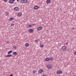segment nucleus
Masks as SVG:
<instances>
[{
	"label": "nucleus",
	"mask_w": 76,
	"mask_h": 76,
	"mask_svg": "<svg viewBox=\"0 0 76 76\" xmlns=\"http://www.w3.org/2000/svg\"><path fill=\"white\" fill-rule=\"evenodd\" d=\"M47 68H48V69H51V68H52V66H51V65H50V64H49L47 65Z\"/></svg>",
	"instance_id": "nucleus-1"
},
{
	"label": "nucleus",
	"mask_w": 76,
	"mask_h": 76,
	"mask_svg": "<svg viewBox=\"0 0 76 76\" xmlns=\"http://www.w3.org/2000/svg\"><path fill=\"white\" fill-rule=\"evenodd\" d=\"M43 72L44 71H43V70L42 69H40L38 71V73H43Z\"/></svg>",
	"instance_id": "nucleus-2"
},
{
	"label": "nucleus",
	"mask_w": 76,
	"mask_h": 76,
	"mask_svg": "<svg viewBox=\"0 0 76 76\" xmlns=\"http://www.w3.org/2000/svg\"><path fill=\"white\" fill-rule=\"evenodd\" d=\"M15 1V0H10L9 2L10 3L12 4L14 3V1Z\"/></svg>",
	"instance_id": "nucleus-3"
},
{
	"label": "nucleus",
	"mask_w": 76,
	"mask_h": 76,
	"mask_svg": "<svg viewBox=\"0 0 76 76\" xmlns=\"http://www.w3.org/2000/svg\"><path fill=\"white\" fill-rule=\"evenodd\" d=\"M35 26V24H33L30 25L28 26L27 27L28 28H29V27L30 28H31V26Z\"/></svg>",
	"instance_id": "nucleus-4"
},
{
	"label": "nucleus",
	"mask_w": 76,
	"mask_h": 76,
	"mask_svg": "<svg viewBox=\"0 0 76 76\" xmlns=\"http://www.w3.org/2000/svg\"><path fill=\"white\" fill-rule=\"evenodd\" d=\"M62 50H65L66 49V47L65 46H63L61 48Z\"/></svg>",
	"instance_id": "nucleus-5"
},
{
	"label": "nucleus",
	"mask_w": 76,
	"mask_h": 76,
	"mask_svg": "<svg viewBox=\"0 0 76 76\" xmlns=\"http://www.w3.org/2000/svg\"><path fill=\"white\" fill-rule=\"evenodd\" d=\"M34 9H35V10H36V9H38L39 8V7H38L37 6H35L34 7Z\"/></svg>",
	"instance_id": "nucleus-6"
},
{
	"label": "nucleus",
	"mask_w": 76,
	"mask_h": 76,
	"mask_svg": "<svg viewBox=\"0 0 76 76\" xmlns=\"http://www.w3.org/2000/svg\"><path fill=\"white\" fill-rule=\"evenodd\" d=\"M42 29V27L40 26V27H38L37 28V31H39V30H41Z\"/></svg>",
	"instance_id": "nucleus-7"
},
{
	"label": "nucleus",
	"mask_w": 76,
	"mask_h": 76,
	"mask_svg": "<svg viewBox=\"0 0 76 76\" xmlns=\"http://www.w3.org/2000/svg\"><path fill=\"white\" fill-rule=\"evenodd\" d=\"M14 10L16 11H18V10H19V8L18 7H15L14 8Z\"/></svg>",
	"instance_id": "nucleus-8"
},
{
	"label": "nucleus",
	"mask_w": 76,
	"mask_h": 76,
	"mask_svg": "<svg viewBox=\"0 0 76 76\" xmlns=\"http://www.w3.org/2000/svg\"><path fill=\"white\" fill-rule=\"evenodd\" d=\"M28 32H29L31 33L33 32V29H30L29 30H28Z\"/></svg>",
	"instance_id": "nucleus-9"
},
{
	"label": "nucleus",
	"mask_w": 76,
	"mask_h": 76,
	"mask_svg": "<svg viewBox=\"0 0 76 76\" xmlns=\"http://www.w3.org/2000/svg\"><path fill=\"white\" fill-rule=\"evenodd\" d=\"M61 73H62V71H58L57 72L58 74H61Z\"/></svg>",
	"instance_id": "nucleus-10"
},
{
	"label": "nucleus",
	"mask_w": 76,
	"mask_h": 76,
	"mask_svg": "<svg viewBox=\"0 0 76 76\" xmlns=\"http://www.w3.org/2000/svg\"><path fill=\"white\" fill-rule=\"evenodd\" d=\"M12 54L13 55H14V56H16V55H17V52H13Z\"/></svg>",
	"instance_id": "nucleus-11"
},
{
	"label": "nucleus",
	"mask_w": 76,
	"mask_h": 76,
	"mask_svg": "<svg viewBox=\"0 0 76 76\" xmlns=\"http://www.w3.org/2000/svg\"><path fill=\"white\" fill-rule=\"evenodd\" d=\"M12 55L11 54H8V55H7L6 56V57H12Z\"/></svg>",
	"instance_id": "nucleus-12"
},
{
	"label": "nucleus",
	"mask_w": 76,
	"mask_h": 76,
	"mask_svg": "<svg viewBox=\"0 0 76 76\" xmlns=\"http://www.w3.org/2000/svg\"><path fill=\"white\" fill-rule=\"evenodd\" d=\"M22 15V13L20 12V13H19L18 14V16H21Z\"/></svg>",
	"instance_id": "nucleus-13"
},
{
	"label": "nucleus",
	"mask_w": 76,
	"mask_h": 76,
	"mask_svg": "<svg viewBox=\"0 0 76 76\" xmlns=\"http://www.w3.org/2000/svg\"><path fill=\"white\" fill-rule=\"evenodd\" d=\"M50 60V58H47L45 59V61H49V60Z\"/></svg>",
	"instance_id": "nucleus-14"
},
{
	"label": "nucleus",
	"mask_w": 76,
	"mask_h": 76,
	"mask_svg": "<svg viewBox=\"0 0 76 76\" xmlns=\"http://www.w3.org/2000/svg\"><path fill=\"white\" fill-rule=\"evenodd\" d=\"M46 2L48 4H49L50 3V0H47L46 1Z\"/></svg>",
	"instance_id": "nucleus-15"
},
{
	"label": "nucleus",
	"mask_w": 76,
	"mask_h": 76,
	"mask_svg": "<svg viewBox=\"0 0 76 76\" xmlns=\"http://www.w3.org/2000/svg\"><path fill=\"white\" fill-rule=\"evenodd\" d=\"M25 45L26 47H28V46H29V44H28V43H26L25 44Z\"/></svg>",
	"instance_id": "nucleus-16"
},
{
	"label": "nucleus",
	"mask_w": 76,
	"mask_h": 76,
	"mask_svg": "<svg viewBox=\"0 0 76 76\" xmlns=\"http://www.w3.org/2000/svg\"><path fill=\"white\" fill-rule=\"evenodd\" d=\"M12 53V50H10L8 53V54H11V53Z\"/></svg>",
	"instance_id": "nucleus-17"
},
{
	"label": "nucleus",
	"mask_w": 76,
	"mask_h": 76,
	"mask_svg": "<svg viewBox=\"0 0 76 76\" xmlns=\"http://www.w3.org/2000/svg\"><path fill=\"white\" fill-rule=\"evenodd\" d=\"M36 72H37V71L35 70H34L33 71V73H34V74H35Z\"/></svg>",
	"instance_id": "nucleus-18"
},
{
	"label": "nucleus",
	"mask_w": 76,
	"mask_h": 76,
	"mask_svg": "<svg viewBox=\"0 0 76 76\" xmlns=\"http://www.w3.org/2000/svg\"><path fill=\"white\" fill-rule=\"evenodd\" d=\"M13 20V18H10V21H12Z\"/></svg>",
	"instance_id": "nucleus-19"
},
{
	"label": "nucleus",
	"mask_w": 76,
	"mask_h": 76,
	"mask_svg": "<svg viewBox=\"0 0 76 76\" xmlns=\"http://www.w3.org/2000/svg\"><path fill=\"white\" fill-rule=\"evenodd\" d=\"M28 2V1L27 0H24V3H26Z\"/></svg>",
	"instance_id": "nucleus-20"
},
{
	"label": "nucleus",
	"mask_w": 76,
	"mask_h": 76,
	"mask_svg": "<svg viewBox=\"0 0 76 76\" xmlns=\"http://www.w3.org/2000/svg\"><path fill=\"white\" fill-rule=\"evenodd\" d=\"M50 60H51V61H53V57H50Z\"/></svg>",
	"instance_id": "nucleus-21"
},
{
	"label": "nucleus",
	"mask_w": 76,
	"mask_h": 76,
	"mask_svg": "<svg viewBox=\"0 0 76 76\" xmlns=\"http://www.w3.org/2000/svg\"><path fill=\"white\" fill-rule=\"evenodd\" d=\"M44 45H40V47L41 48H42V47H44Z\"/></svg>",
	"instance_id": "nucleus-22"
},
{
	"label": "nucleus",
	"mask_w": 76,
	"mask_h": 76,
	"mask_svg": "<svg viewBox=\"0 0 76 76\" xmlns=\"http://www.w3.org/2000/svg\"><path fill=\"white\" fill-rule=\"evenodd\" d=\"M13 48H14V49H16V46H13Z\"/></svg>",
	"instance_id": "nucleus-23"
},
{
	"label": "nucleus",
	"mask_w": 76,
	"mask_h": 76,
	"mask_svg": "<svg viewBox=\"0 0 76 76\" xmlns=\"http://www.w3.org/2000/svg\"><path fill=\"white\" fill-rule=\"evenodd\" d=\"M38 41H39V39H38L37 40H36L35 42H38Z\"/></svg>",
	"instance_id": "nucleus-24"
},
{
	"label": "nucleus",
	"mask_w": 76,
	"mask_h": 76,
	"mask_svg": "<svg viewBox=\"0 0 76 76\" xmlns=\"http://www.w3.org/2000/svg\"><path fill=\"white\" fill-rule=\"evenodd\" d=\"M21 3H24V0H21L20 1Z\"/></svg>",
	"instance_id": "nucleus-25"
},
{
	"label": "nucleus",
	"mask_w": 76,
	"mask_h": 76,
	"mask_svg": "<svg viewBox=\"0 0 76 76\" xmlns=\"http://www.w3.org/2000/svg\"><path fill=\"white\" fill-rule=\"evenodd\" d=\"M14 25H15V24H13V23H12L11 24V26H14Z\"/></svg>",
	"instance_id": "nucleus-26"
},
{
	"label": "nucleus",
	"mask_w": 76,
	"mask_h": 76,
	"mask_svg": "<svg viewBox=\"0 0 76 76\" xmlns=\"http://www.w3.org/2000/svg\"><path fill=\"white\" fill-rule=\"evenodd\" d=\"M74 54H75V55H76V51L74 52Z\"/></svg>",
	"instance_id": "nucleus-27"
},
{
	"label": "nucleus",
	"mask_w": 76,
	"mask_h": 76,
	"mask_svg": "<svg viewBox=\"0 0 76 76\" xmlns=\"http://www.w3.org/2000/svg\"><path fill=\"white\" fill-rule=\"evenodd\" d=\"M6 44H9V42L8 41L7 42Z\"/></svg>",
	"instance_id": "nucleus-28"
},
{
	"label": "nucleus",
	"mask_w": 76,
	"mask_h": 76,
	"mask_svg": "<svg viewBox=\"0 0 76 76\" xmlns=\"http://www.w3.org/2000/svg\"><path fill=\"white\" fill-rule=\"evenodd\" d=\"M7 0H4V1H5V2L7 1Z\"/></svg>",
	"instance_id": "nucleus-29"
},
{
	"label": "nucleus",
	"mask_w": 76,
	"mask_h": 76,
	"mask_svg": "<svg viewBox=\"0 0 76 76\" xmlns=\"http://www.w3.org/2000/svg\"><path fill=\"white\" fill-rule=\"evenodd\" d=\"M10 76H13V75L12 74H11Z\"/></svg>",
	"instance_id": "nucleus-30"
},
{
	"label": "nucleus",
	"mask_w": 76,
	"mask_h": 76,
	"mask_svg": "<svg viewBox=\"0 0 76 76\" xmlns=\"http://www.w3.org/2000/svg\"><path fill=\"white\" fill-rule=\"evenodd\" d=\"M17 1H18V2L19 1V0H17Z\"/></svg>",
	"instance_id": "nucleus-31"
},
{
	"label": "nucleus",
	"mask_w": 76,
	"mask_h": 76,
	"mask_svg": "<svg viewBox=\"0 0 76 76\" xmlns=\"http://www.w3.org/2000/svg\"><path fill=\"white\" fill-rule=\"evenodd\" d=\"M11 2H12V1H11Z\"/></svg>",
	"instance_id": "nucleus-32"
},
{
	"label": "nucleus",
	"mask_w": 76,
	"mask_h": 76,
	"mask_svg": "<svg viewBox=\"0 0 76 76\" xmlns=\"http://www.w3.org/2000/svg\"><path fill=\"white\" fill-rule=\"evenodd\" d=\"M72 29H73V28H72Z\"/></svg>",
	"instance_id": "nucleus-33"
},
{
	"label": "nucleus",
	"mask_w": 76,
	"mask_h": 76,
	"mask_svg": "<svg viewBox=\"0 0 76 76\" xmlns=\"http://www.w3.org/2000/svg\"><path fill=\"white\" fill-rule=\"evenodd\" d=\"M67 44H68V43H67Z\"/></svg>",
	"instance_id": "nucleus-34"
}]
</instances>
